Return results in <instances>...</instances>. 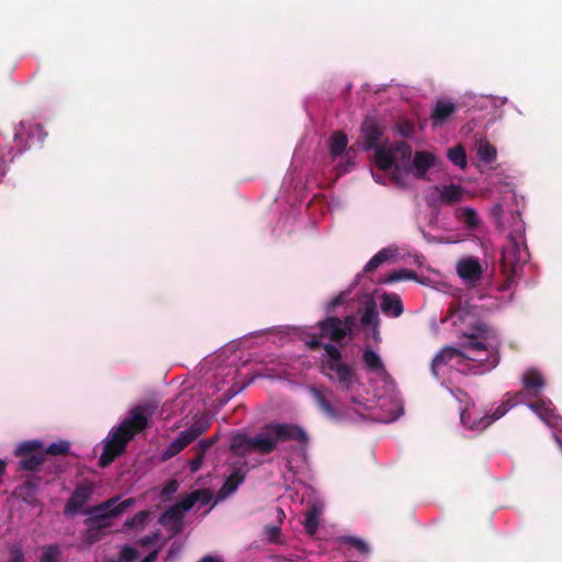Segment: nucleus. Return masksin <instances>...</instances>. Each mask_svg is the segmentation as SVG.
Masks as SVG:
<instances>
[{"instance_id": "obj_1", "label": "nucleus", "mask_w": 562, "mask_h": 562, "mask_svg": "<svg viewBox=\"0 0 562 562\" xmlns=\"http://www.w3.org/2000/svg\"><path fill=\"white\" fill-rule=\"evenodd\" d=\"M236 356L225 366L216 368L205 385V397L193 391L181 392L173 401L160 405L154 396L133 404L122 422H149L158 418L162 422H212L220 407L239 394L254 382L255 376L247 382L236 381Z\"/></svg>"}, {"instance_id": "obj_2", "label": "nucleus", "mask_w": 562, "mask_h": 562, "mask_svg": "<svg viewBox=\"0 0 562 562\" xmlns=\"http://www.w3.org/2000/svg\"><path fill=\"white\" fill-rule=\"evenodd\" d=\"M465 336L469 341L461 349L447 346L435 356L431 362L435 376H443L451 371L484 374L498 364L499 339L494 329L477 322Z\"/></svg>"}, {"instance_id": "obj_3", "label": "nucleus", "mask_w": 562, "mask_h": 562, "mask_svg": "<svg viewBox=\"0 0 562 562\" xmlns=\"http://www.w3.org/2000/svg\"><path fill=\"white\" fill-rule=\"evenodd\" d=\"M374 161L379 169L392 171V179L398 187L407 188L412 177L424 178L428 169L435 165L436 157L428 151H416L413 157L412 147L400 140L378 147Z\"/></svg>"}, {"instance_id": "obj_4", "label": "nucleus", "mask_w": 562, "mask_h": 562, "mask_svg": "<svg viewBox=\"0 0 562 562\" xmlns=\"http://www.w3.org/2000/svg\"><path fill=\"white\" fill-rule=\"evenodd\" d=\"M324 349L326 353L325 375L349 395L352 404L369 409L375 400L369 395L352 367L342 360L340 350L331 344H326Z\"/></svg>"}, {"instance_id": "obj_5", "label": "nucleus", "mask_w": 562, "mask_h": 562, "mask_svg": "<svg viewBox=\"0 0 562 562\" xmlns=\"http://www.w3.org/2000/svg\"><path fill=\"white\" fill-rule=\"evenodd\" d=\"M324 349L326 353L325 375L349 395L352 404L369 409L375 400L369 395L352 367L342 360L340 350L331 344H326Z\"/></svg>"}, {"instance_id": "obj_6", "label": "nucleus", "mask_w": 562, "mask_h": 562, "mask_svg": "<svg viewBox=\"0 0 562 562\" xmlns=\"http://www.w3.org/2000/svg\"><path fill=\"white\" fill-rule=\"evenodd\" d=\"M324 349L326 353L325 375L349 395L352 404L369 409L375 400L369 395L352 367L342 360L340 350L331 344H326Z\"/></svg>"}, {"instance_id": "obj_7", "label": "nucleus", "mask_w": 562, "mask_h": 562, "mask_svg": "<svg viewBox=\"0 0 562 562\" xmlns=\"http://www.w3.org/2000/svg\"><path fill=\"white\" fill-rule=\"evenodd\" d=\"M519 411L524 417L528 418L533 414L541 422H557L559 415L553 403L549 400H539L531 404L524 403V394H507L506 400L496 406L491 407L482 422H497L512 411Z\"/></svg>"}, {"instance_id": "obj_8", "label": "nucleus", "mask_w": 562, "mask_h": 562, "mask_svg": "<svg viewBox=\"0 0 562 562\" xmlns=\"http://www.w3.org/2000/svg\"><path fill=\"white\" fill-rule=\"evenodd\" d=\"M296 440L306 446L308 436L306 431L293 424H266L262 431L252 436V451L266 456L273 452L279 442Z\"/></svg>"}, {"instance_id": "obj_9", "label": "nucleus", "mask_w": 562, "mask_h": 562, "mask_svg": "<svg viewBox=\"0 0 562 562\" xmlns=\"http://www.w3.org/2000/svg\"><path fill=\"white\" fill-rule=\"evenodd\" d=\"M361 363L368 376V384L372 391V398L376 400L390 394L395 389V382L389 371L381 355L371 349L362 350Z\"/></svg>"}, {"instance_id": "obj_10", "label": "nucleus", "mask_w": 562, "mask_h": 562, "mask_svg": "<svg viewBox=\"0 0 562 562\" xmlns=\"http://www.w3.org/2000/svg\"><path fill=\"white\" fill-rule=\"evenodd\" d=\"M148 424H120L112 428L104 440L103 451L99 458V465L106 468L117 457L125 452L127 443L147 428Z\"/></svg>"}, {"instance_id": "obj_11", "label": "nucleus", "mask_w": 562, "mask_h": 562, "mask_svg": "<svg viewBox=\"0 0 562 562\" xmlns=\"http://www.w3.org/2000/svg\"><path fill=\"white\" fill-rule=\"evenodd\" d=\"M134 503V498H126L119 503V497L114 496L97 506L83 509V513L89 515V517L85 519V525L87 527H94L102 532L104 529L111 527V520L113 518L121 516Z\"/></svg>"}, {"instance_id": "obj_12", "label": "nucleus", "mask_w": 562, "mask_h": 562, "mask_svg": "<svg viewBox=\"0 0 562 562\" xmlns=\"http://www.w3.org/2000/svg\"><path fill=\"white\" fill-rule=\"evenodd\" d=\"M487 270V261L474 256H462L456 262V272L467 286H477Z\"/></svg>"}, {"instance_id": "obj_13", "label": "nucleus", "mask_w": 562, "mask_h": 562, "mask_svg": "<svg viewBox=\"0 0 562 562\" xmlns=\"http://www.w3.org/2000/svg\"><path fill=\"white\" fill-rule=\"evenodd\" d=\"M46 137L41 125L33 121H22L14 132V142L20 153L40 146Z\"/></svg>"}, {"instance_id": "obj_14", "label": "nucleus", "mask_w": 562, "mask_h": 562, "mask_svg": "<svg viewBox=\"0 0 562 562\" xmlns=\"http://www.w3.org/2000/svg\"><path fill=\"white\" fill-rule=\"evenodd\" d=\"M357 318L355 315L346 316L344 319L328 317L319 323L321 334L334 341H340L352 333Z\"/></svg>"}, {"instance_id": "obj_15", "label": "nucleus", "mask_w": 562, "mask_h": 562, "mask_svg": "<svg viewBox=\"0 0 562 562\" xmlns=\"http://www.w3.org/2000/svg\"><path fill=\"white\" fill-rule=\"evenodd\" d=\"M465 189L456 183L439 184L430 189L427 201L430 205L446 204L451 205L463 201Z\"/></svg>"}, {"instance_id": "obj_16", "label": "nucleus", "mask_w": 562, "mask_h": 562, "mask_svg": "<svg viewBox=\"0 0 562 562\" xmlns=\"http://www.w3.org/2000/svg\"><path fill=\"white\" fill-rule=\"evenodd\" d=\"M94 485L92 483L78 484L64 507L66 516L77 515L83 506L92 498Z\"/></svg>"}, {"instance_id": "obj_17", "label": "nucleus", "mask_w": 562, "mask_h": 562, "mask_svg": "<svg viewBox=\"0 0 562 562\" xmlns=\"http://www.w3.org/2000/svg\"><path fill=\"white\" fill-rule=\"evenodd\" d=\"M526 243L520 240H508L506 247L502 251V261L505 268H510L513 274L517 273V270L521 262L526 260Z\"/></svg>"}, {"instance_id": "obj_18", "label": "nucleus", "mask_w": 562, "mask_h": 562, "mask_svg": "<svg viewBox=\"0 0 562 562\" xmlns=\"http://www.w3.org/2000/svg\"><path fill=\"white\" fill-rule=\"evenodd\" d=\"M246 461H238L232 464L233 471L225 480L220 494L225 497L233 494L246 479Z\"/></svg>"}, {"instance_id": "obj_19", "label": "nucleus", "mask_w": 562, "mask_h": 562, "mask_svg": "<svg viewBox=\"0 0 562 562\" xmlns=\"http://www.w3.org/2000/svg\"><path fill=\"white\" fill-rule=\"evenodd\" d=\"M382 132L375 120L368 117L361 126L362 147L366 150L374 148L380 142Z\"/></svg>"}, {"instance_id": "obj_20", "label": "nucleus", "mask_w": 562, "mask_h": 562, "mask_svg": "<svg viewBox=\"0 0 562 562\" xmlns=\"http://www.w3.org/2000/svg\"><path fill=\"white\" fill-rule=\"evenodd\" d=\"M456 104L451 100L448 99H439L435 103L432 113H431V122L434 126H441L449 121V119L456 112Z\"/></svg>"}, {"instance_id": "obj_21", "label": "nucleus", "mask_w": 562, "mask_h": 562, "mask_svg": "<svg viewBox=\"0 0 562 562\" xmlns=\"http://www.w3.org/2000/svg\"><path fill=\"white\" fill-rule=\"evenodd\" d=\"M380 310L385 316L398 317L402 315L404 307L397 294L383 293L380 296Z\"/></svg>"}, {"instance_id": "obj_22", "label": "nucleus", "mask_w": 562, "mask_h": 562, "mask_svg": "<svg viewBox=\"0 0 562 562\" xmlns=\"http://www.w3.org/2000/svg\"><path fill=\"white\" fill-rule=\"evenodd\" d=\"M348 138L342 132H335L328 139L329 153L333 158H337L345 154L350 159L352 151L347 150Z\"/></svg>"}, {"instance_id": "obj_23", "label": "nucleus", "mask_w": 562, "mask_h": 562, "mask_svg": "<svg viewBox=\"0 0 562 562\" xmlns=\"http://www.w3.org/2000/svg\"><path fill=\"white\" fill-rule=\"evenodd\" d=\"M252 436L235 434L231 438L229 450L238 457H245L252 451Z\"/></svg>"}, {"instance_id": "obj_24", "label": "nucleus", "mask_w": 562, "mask_h": 562, "mask_svg": "<svg viewBox=\"0 0 562 562\" xmlns=\"http://www.w3.org/2000/svg\"><path fill=\"white\" fill-rule=\"evenodd\" d=\"M308 392L317 406V408L325 414L328 418H335L336 417V411L329 403L328 398L326 397L325 392L322 389H318L316 386H311L308 389Z\"/></svg>"}, {"instance_id": "obj_25", "label": "nucleus", "mask_w": 562, "mask_h": 562, "mask_svg": "<svg viewBox=\"0 0 562 562\" xmlns=\"http://www.w3.org/2000/svg\"><path fill=\"white\" fill-rule=\"evenodd\" d=\"M454 216L458 221L463 223L467 229H476L481 224L477 212L470 206L457 207Z\"/></svg>"}, {"instance_id": "obj_26", "label": "nucleus", "mask_w": 562, "mask_h": 562, "mask_svg": "<svg viewBox=\"0 0 562 562\" xmlns=\"http://www.w3.org/2000/svg\"><path fill=\"white\" fill-rule=\"evenodd\" d=\"M475 150L477 159L485 165H490L496 160V148L485 139H480L475 143Z\"/></svg>"}, {"instance_id": "obj_27", "label": "nucleus", "mask_w": 562, "mask_h": 562, "mask_svg": "<svg viewBox=\"0 0 562 562\" xmlns=\"http://www.w3.org/2000/svg\"><path fill=\"white\" fill-rule=\"evenodd\" d=\"M522 384L527 391L537 394L543 387L544 381L538 370L529 369L522 375Z\"/></svg>"}, {"instance_id": "obj_28", "label": "nucleus", "mask_w": 562, "mask_h": 562, "mask_svg": "<svg viewBox=\"0 0 562 562\" xmlns=\"http://www.w3.org/2000/svg\"><path fill=\"white\" fill-rule=\"evenodd\" d=\"M396 256V249L386 247L378 251L364 266L363 271L370 272L380 267L383 262L394 258Z\"/></svg>"}, {"instance_id": "obj_29", "label": "nucleus", "mask_w": 562, "mask_h": 562, "mask_svg": "<svg viewBox=\"0 0 562 562\" xmlns=\"http://www.w3.org/2000/svg\"><path fill=\"white\" fill-rule=\"evenodd\" d=\"M45 456L43 453H33L31 456L21 457L18 462L19 471H37L40 467L44 463Z\"/></svg>"}, {"instance_id": "obj_30", "label": "nucleus", "mask_w": 562, "mask_h": 562, "mask_svg": "<svg viewBox=\"0 0 562 562\" xmlns=\"http://www.w3.org/2000/svg\"><path fill=\"white\" fill-rule=\"evenodd\" d=\"M321 510L316 505H312L304 518V529L307 535L313 536L316 533L319 525Z\"/></svg>"}, {"instance_id": "obj_31", "label": "nucleus", "mask_w": 562, "mask_h": 562, "mask_svg": "<svg viewBox=\"0 0 562 562\" xmlns=\"http://www.w3.org/2000/svg\"><path fill=\"white\" fill-rule=\"evenodd\" d=\"M38 562H64L60 544L52 543L43 547Z\"/></svg>"}, {"instance_id": "obj_32", "label": "nucleus", "mask_w": 562, "mask_h": 562, "mask_svg": "<svg viewBox=\"0 0 562 562\" xmlns=\"http://www.w3.org/2000/svg\"><path fill=\"white\" fill-rule=\"evenodd\" d=\"M448 159L458 168L464 170L468 166L465 149L462 145H457L447 150Z\"/></svg>"}, {"instance_id": "obj_33", "label": "nucleus", "mask_w": 562, "mask_h": 562, "mask_svg": "<svg viewBox=\"0 0 562 562\" xmlns=\"http://www.w3.org/2000/svg\"><path fill=\"white\" fill-rule=\"evenodd\" d=\"M513 222L508 233V240H520L525 243V223L520 217L519 213L512 216Z\"/></svg>"}, {"instance_id": "obj_34", "label": "nucleus", "mask_w": 562, "mask_h": 562, "mask_svg": "<svg viewBox=\"0 0 562 562\" xmlns=\"http://www.w3.org/2000/svg\"><path fill=\"white\" fill-rule=\"evenodd\" d=\"M361 323L363 326H371L374 330H376L379 326V314L374 302H369L364 307L363 314L361 316Z\"/></svg>"}, {"instance_id": "obj_35", "label": "nucleus", "mask_w": 562, "mask_h": 562, "mask_svg": "<svg viewBox=\"0 0 562 562\" xmlns=\"http://www.w3.org/2000/svg\"><path fill=\"white\" fill-rule=\"evenodd\" d=\"M42 443L37 440L21 442L14 450V454L19 458L31 456L33 453H43Z\"/></svg>"}, {"instance_id": "obj_36", "label": "nucleus", "mask_w": 562, "mask_h": 562, "mask_svg": "<svg viewBox=\"0 0 562 562\" xmlns=\"http://www.w3.org/2000/svg\"><path fill=\"white\" fill-rule=\"evenodd\" d=\"M183 515L184 513H182L177 505H172L161 514L159 522L165 526L169 522H176L180 526Z\"/></svg>"}, {"instance_id": "obj_37", "label": "nucleus", "mask_w": 562, "mask_h": 562, "mask_svg": "<svg viewBox=\"0 0 562 562\" xmlns=\"http://www.w3.org/2000/svg\"><path fill=\"white\" fill-rule=\"evenodd\" d=\"M339 543L351 548H355L361 554H368L370 549L369 546L360 538L352 536H344L339 538Z\"/></svg>"}, {"instance_id": "obj_38", "label": "nucleus", "mask_w": 562, "mask_h": 562, "mask_svg": "<svg viewBox=\"0 0 562 562\" xmlns=\"http://www.w3.org/2000/svg\"><path fill=\"white\" fill-rule=\"evenodd\" d=\"M415 279H416V273L413 270L400 269L397 271H394V272L385 276L383 282L384 283H394V282H400V281H405V280H415Z\"/></svg>"}, {"instance_id": "obj_39", "label": "nucleus", "mask_w": 562, "mask_h": 562, "mask_svg": "<svg viewBox=\"0 0 562 562\" xmlns=\"http://www.w3.org/2000/svg\"><path fill=\"white\" fill-rule=\"evenodd\" d=\"M203 494V491H193L192 493L188 494L186 497L177 502L175 505H177L182 513H186L190 510L195 505L196 502H199Z\"/></svg>"}, {"instance_id": "obj_40", "label": "nucleus", "mask_w": 562, "mask_h": 562, "mask_svg": "<svg viewBox=\"0 0 562 562\" xmlns=\"http://www.w3.org/2000/svg\"><path fill=\"white\" fill-rule=\"evenodd\" d=\"M70 449V443L66 440H60L58 442L50 443L44 451L45 454L50 456H64L68 453Z\"/></svg>"}, {"instance_id": "obj_41", "label": "nucleus", "mask_w": 562, "mask_h": 562, "mask_svg": "<svg viewBox=\"0 0 562 562\" xmlns=\"http://www.w3.org/2000/svg\"><path fill=\"white\" fill-rule=\"evenodd\" d=\"M204 427L201 429V430H196V429H190V430H186V431H182L179 437L177 438V440H180L181 442V446L183 447V449L189 446L192 441H194L196 439V437L204 430H206L210 426V424H203Z\"/></svg>"}, {"instance_id": "obj_42", "label": "nucleus", "mask_w": 562, "mask_h": 562, "mask_svg": "<svg viewBox=\"0 0 562 562\" xmlns=\"http://www.w3.org/2000/svg\"><path fill=\"white\" fill-rule=\"evenodd\" d=\"M183 450L180 440L175 439L161 453V459L167 461Z\"/></svg>"}, {"instance_id": "obj_43", "label": "nucleus", "mask_w": 562, "mask_h": 562, "mask_svg": "<svg viewBox=\"0 0 562 562\" xmlns=\"http://www.w3.org/2000/svg\"><path fill=\"white\" fill-rule=\"evenodd\" d=\"M147 519H148V514H147V512L143 510V512L137 513L134 517L126 519L124 525L127 528L142 527L145 525Z\"/></svg>"}, {"instance_id": "obj_44", "label": "nucleus", "mask_w": 562, "mask_h": 562, "mask_svg": "<svg viewBox=\"0 0 562 562\" xmlns=\"http://www.w3.org/2000/svg\"><path fill=\"white\" fill-rule=\"evenodd\" d=\"M137 558H138V551L133 547L125 546L122 549V551L120 553V558L117 560L122 561V562H134Z\"/></svg>"}, {"instance_id": "obj_45", "label": "nucleus", "mask_w": 562, "mask_h": 562, "mask_svg": "<svg viewBox=\"0 0 562 562\" xmlns=\"http://www.w3.org/2000/svg\"><path fill=\"white\" fill-rule=\"evenodd\" d=\"M10 558L7 562H25V555L20 544H13L9 549Z\"/></svg>"}, {"instance_id": "obj_46", "label": "nucleus", "mask_w": 562, "mask_h": 562, "mask_svg": "<svg viewBox=\"0 0 562 562\" xmlns=\"http://www.w3.org/2000/svg\"><path fill=\"white\" fill-rule=\"evenodd\" d=\"M179 488V483L177 480H170L167 482V484L162 487L160 496L162 499L169 498L171 495H173Z\"/></svg>"}, {"instance_id": "obj_47", "label": "nucleus", "mask_w": 562, "mask_h": 562, "mask_svg": "<svg viewBox=\"0 0 562 562\" xmlns=\"http://www.w3.org/2000/svg\"><path fill=\"white\" fill-rule=\"evenodd\" d=\"M102 532L95 529L94 527H87V530L83 535V541L87 544H92L101 539Z\"/></svg>"}, {"instance_id": "obj_48", "label": "nucleus", "mask_w": 562, "mask_h": 562, "mask_svg": "<svg viewBox=\"0 0 562 562\" xmlns=\"http://www.w3.org/2000/svg\"><path fill=\"white\" fill-rule=\"evenodd\" d=\"M351 290L348 289L346 291L340 292L337 296L331 299L327 305L328 311H334L338 305H341L345 303L347 297L350 295Z\"/></svg>"}, {"instance_id": "obj_49", "label": "nucleus", "mask_w": 562, "mask_h": 562, "mask_svg": "<svg viewBox=\"0 0 562 562\" xmlns=\"http://www.w3.org/2000/svg\"><path fill=\"white\" fill-rule=\"evenodd\" d=\"M195 451V457L189 463V468L192 473H195L201 469V465L205 457V454H203V451Z\"/></svg>"}, {"instance_id": "obj_50", "label": "nucleus", "mask_w": 562, "mask_h": 562, "mask_svg": "<svg viewBox=\"0 0 562 562\" xmlns=\"http://www.w3.org/2000/svg\"><path fill=\"white\" fill-rule=\"evenodd\" d=\"M281 529L278 526L268 525L265 527V535L270 542H278Z\"/></svg>"}, {"instance_id": "obj_51", "label": "nucleus", "mask_w": 562, "mask_h": 562, "mask_svg": "<svg viewBox=\"0 0 562 562\" xmlns=\"http://www.w3.org/2000/svg\"><path fill=\"white\" fill-rule=\"evenodd\" d=\"M214 439L201 440L199 446L194 448L198 451H203V454L213 446Z\"/></svg>"}, {"instance_id": "obj_52", "label": "nucleus", "mask_w": 562, "mask_h": 562, "mask_svg": "<svg viewBox=\"0 0 562 562\" xmlns=\"http://www.w3.org/2000/svg\"><path fill=\"white\" fill-rule=\"evenodd\" d=\"M158 558V551L154 550L149 554H147L140 562H156Z\"/></svg>"}, {"instance_id": "obj_53", "label": "nucleus", "mask_w": 562, "mask_h": 562, "mask_svg": "<svg viewBox=\"0 0 562 562\" xmlns=\"http://www.w3.org/2000/svg\"><path fill=\"white\" fill-rule=\"evenodd\" d=\"M493 216L497 220L501 218V215H502V212H503V207L501 204H495L492 210H491Z\"/></svg>"}, {"instance_id": "obj_54", "label": "nucleus", "mask_w": 562, "mask_h": 562, "mask_svg": "<svg viewBox=\"0 0 562 562\" xmlns=\"http://www.w3.org/2000/svg\"><path fill=\"white\" fill-rule=\"evenodd\" d=\"M200 562H223L222 559L217 557L207 555L200 560Z\"/></svg>"}, {"instance_id": "obj_55", "label": "nucleus", "mask_w": 562, "mask_h": 562, "mask_svg": "<svg viewBox=\"0 0 562 562\" xmlns=\"http://www.w3.org/2000/svg\"><path fill=\"white\" fill-rule=\"evenodd\" d=\"M202 491L204 492V494L201 496L199 501H201L202 504H207L211 499V495L206 491Z\"/></svg>"}, {"instance_id": "obj_56", "label": "nucleus", "mask_w": 562, "mask_h": 562, "mask_svg": "<svg viewBox=\"0 0 562 562\" xmlns=\"http://www.w3.org/2000/svg\"><path fill=\"white\" fill-rule=\"evenodd\" d=\"M142 544L146 546V544H149L151 542V539L149 537H146L144 539H142Z\"/></svg>"}, {"instance_id": "obj_57", "label": "nucleus", "mask_w": 562, "mask_h": 562, "mask_svg": "<svg viewBox=\"0 0 562 562\" xmlns=\"http://www.w3.org/2000/svg\"><path fill=\"white\" fill-rule=\"evenodd\" d=\"M372 176H373L375 182L384 184V182L382 181L381 177L375 176L374 173H372Z\"/></svg>"}, {"instance_id": "obj_58", "label": "nucleus", "mask_w": 562, "mask_h": 562, "mask_svg": "<svg viewBox=\"0 0 562 562\" xmlns=\"http://www.w3.org/2000/svg\"><path fill=\"white\" fill-rule=\"evenodd\" d=\"M460 418H461V422L465 420L467 417H465V412L464 411H461Z\"/></svg>"}, {"instance_id": "obj_59", "label": "nucleus", "mask_w": 562, "mask_h": 562, "mask_svg": "<svg viewBox=\"0 0 562 562\" xmlns=\"http://www.w3.org/2000/svg\"><path fill=\"white\" fill-rule=\"evenodd\" d=\"M311 346L312 347L318 346V341L316 339H312L311 340Z\"/></svg>"}, {"instance_id": "obj_60", "label": "nucleus", "mask_w": 562, "mask_h": 562, "mask_svg": "<svg viewBox=\"0 0 562 562\" xmlns=\"http://www.w3.org/2000/svg\"><path fill=\"white\" fill-rule=\"evenodd\" d=\"M409 131H411V127H407V131H405V132L403 131V132H402V134H403L404 136H407V135L409 134Z\"/></svg>"}, {"instance_id": "obj_61", "label": "nucleus", "mask_w": 562, "mask_h": 562, "mask_svg": "<svg viewBox=\"0 0 562 562\" xmlns=\"http://www.w3.org/2000/svg\"><path fill=\"white\" fill-rule=\"evenodd\" d=\"M348 171V167H341L340 168V172H347Z\"/></svg>"}, {"instance_id": "obj_62", "label": "nucleus", "mask_w": 562, "mask_h": 562, "mask_svg": "<svg viewBox=\"0 0 562 562\" xmlns=\"http://www.w3.org/2000/svg\"><path fill=\"white\" fill-rule=\"evenodd\" d=\"M480 424H470V429H474V426H479Z\"/></svg>"}, {"instance_id": "obj_63", "label": "nucleus", "mask_w": 562, "mask_h": 562, "mask_svg": "<svg viewBox=\"0 0 562 562\" xmlns=\"http://www.w3.org/2000/svg\"><path fill=\"white\" fill-rule=\"evenodd\" d=\"M106 562H122V561H119V560H115V559H110L109 561Z\"/></svg>"}, {"instance_id": "obj_64", "label": "nucleus", "mask_w": 562, "mask_h": 562, "mask_svg": "<svg viewBox=\"0 0 562 562\" xmlns=\"http://www.w3.org/2000/svg\"><path fill=\"white\" fill-rule=\"evenodd\" d=\"M221 419H222V422H226L227 417L226 416H222Z\"/></svg>"}]
</instances>
